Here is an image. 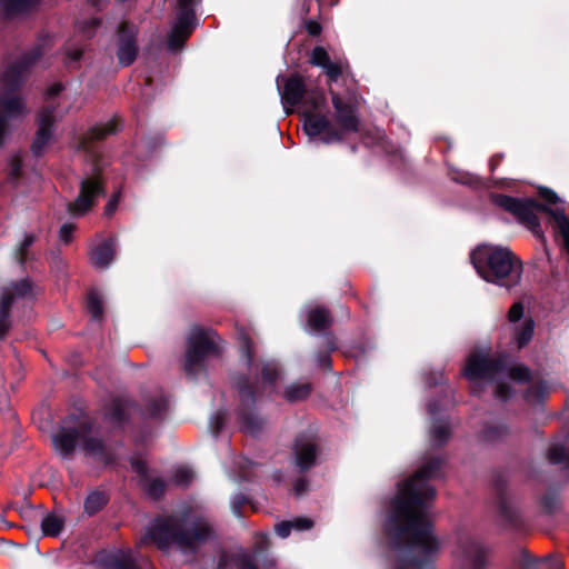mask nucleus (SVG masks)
<instances>
[{"instance_id": "obj_1", "label": "nucleus", "mask_w": 569, "mask_h": 569, "mask_svg": "<svg viewBox=\"0 0 569 569\" xmlns=\"http://www.w3.org/2000/svg\"><path fill=\"white\" fill-rule=\"evenodd\" d=\"M442 460L433 459L399 485L386 530L398 550L393 569H425L441 548L432 535L429 501L436 491L428 481L441 476Z\"/></svg>"}, {"instance_id": "obj_2", "label": "nucleus", "mask_w": 569, "mask_h": 569, "mask_svg": "<svg viewBox=\"0 0 569 569\" xmlns=\"http://www.w3.org/2000/svg\"><path fill=\"white\" fill-rule=\"evenodd\" d=\"M214 537L216 531L209 519L190 509H183L152 520L141 542L150 541L163 551L174 546L182 553L189 555Z\"/></svg>"}, {"instance_id": "obj_3", "label": "nucleus", "mask_w": 569, "mask_h": 569, "mask_svg": "<svg viewBox=\"0 0 569 569\" xmlns=\"http://www.w3.org/2000/svg\"><path fill=\"white\" fill-rule=\"evenodd\" d=\"M465 376L475 383L472 392H477L479 380L496 382L495 396L505 401L511 396L509 382H527L530 371L523 365H511L506 357L490 359L488 353H471L465 367Z\"/></svg>"}, {"instance_id": "obj_4", "label": "nucleus", "mask_w": 569, "mask_h": 569, "mask_svg": "<svg viewBox=\"0 0 569 569\" xmlns=\"http://www.w3.org/2000/svg\"><path fill=\"white\" fill-rule=\"evenodd\" d=\"M470 259L478 274L488 282L511 288L521 281L522 262L508 247L480 244Z\"/></svg>"}, {"instance_id": "obj_5", "label": "nucleus", "mask_w": 569, "mask_h": 569, "mask_svg": "<svg viewBox=\"0 0 569 569\" xmlns=\"http://www.w3.org/2000/svg\"><path fill=\"white\" fill-rule=\"evenodd\" d=\"M40 51L34 49L19 61L10 64L1 77L0 92V148L9 134V122L23 118L28 110L24 102L12 90L24 79L29 67L39 58Z\"/></svg>"}, {"instance_id": "obj_6", "label": "nucleus", "mask_w": 569, "mask_h": 569, "mask_svg": "<svg viewBox=\"0 0 569 569\" xmlns=\"http://www.w3.org/2000/svg\"><path fill=\"white\" fill-rule=\"evenodd\" d=\"M492 201L499 208L515 216L520 223L525 224L538 238H542L543 232L536 212L541 211L550 214L559 228L563 247L569 256V220L563 209H552L546 204H539L531 199H517L505 194H493Z\"/></svg>"}, {"instance_id": "obj_7", "label": "nucleus", "mask_w": 569, "mask_h": 569, "mask_svg": "<svg viewBox=\"0 0 569 569\" xmlns=\"http://www.w3.org/2000/svg\"><path fill=\"white\" fill-rule=\"evenodd\" d=\"M56 451L63 458H69L79 445L86 455L102 459L103 443L91 436L90 425L87 418L63 421L59 429L51 436Z\"/></svg>"}, {"instance_id": "obj_8", "label": "nucleus", "mask_w": 569, "mask_h": 569, "mask_svg": "<svg viewBox=\"0 0 569 569\" xmlns=\"http://www.w3.org/2000/svg\"><path fill=\"white\" fill-rule=\"evenodd\" d=\"M216 352L214 332L193 327L188 337V348L184 356V371L194 377L203 368L207 356Z\"/></svg>"}, {"instance_id": "obj_9", "label": "nucleus", "mask_w": 569, "mask_h": 569, "mask_svg": "<svg viewBox=\"0 0 569 569\" xmlns=\"http://www.w3.org/2000/svg\"><path fill=\"white\" fill-rule=\"evenodd\" d=\"M281 102L286 113L303 102L305 108L311 106L313 110H320L326 102L325 96L319 90L307 91L302 79L299 76H291L286 80L283 89L278 84Z\"/></svg>"}, {"instance_id": "obj_10", "label": "nucleus", "mask_w": 569, "mask_h": 569, "mask_svg": "<svg viewBox=\"0 0 569 569\" xmlns=\"http://www.w3.org/2000/svg\"><path fill=\"white\" fill-rule=\"evenodd\" d=\"M234 386L240 397V405L237 410L239 428L247 435L258 436L264 427V420L256 412L253 391L244 377H237Z\"/></svg>"}, {"instance_id": "obj_11", "label": "nucleus", "mask_w": 569, "mask_h": 569, "mask_svg": "<svg viewBox=\"0 0 569 569\" xmlns=\"http://www.w3.org/2000/svg\"><path fill=\"white\" fill-rule=\"evenodd\" d=\"M36 296V288L26 278L2 288L0 293V340L11 328L10 307L19 300H31Z\"/></svg>"}, {"instance_id": "obj_12", "label": "nucleus", "mask_w": 569, "mask_h": 569, "mask_svg": "<svg viewBox=\"0 0 569 569\" xmlns=\"http://www.w3.org/2000/svg\"><path fill=\"white\" fill-rule=\"evenodd\" d=\"M197 0H178L177 20L168 38V48L179 50L196 27V17L192 9Z\"/></svg>"}, {"instance_id": "obj_13", "label": "nucleus", "mask_w": 569, "mask_h": 569, "mask_svg": "<svg viewBox=\"0 0 569 569\" xmlns=\"http://www.w3.org/2000/svg\"><path fill=\"white\" fill-rule=\"evenodd\" d=\"M269 547V537L261 533L257 537L253 553L239 549L232 553L222 552L220 555L217 569H226L233 565L238 569H257L254 559L264 552Z\"/></svg>"}, {"instance_id": "obj_14", "label": "nucleus", "mask_w": 569, "mask_h": 569, "mask_svg": "<svg viewBox=\"0 0 569 569\" xmlns=\"http://www.w3.org/2000/svg\"><path fill=\"white\" fill-rule=\"evenodd\" d=\"M103 194L100 178L97 174L87 177L80 181V193L73 202L68 204V211L74 216L80 217L84 214Z\"/></svg>"}, {"instance_id": "obj_15", "label": "nucleus", "mask_w": 569, "mask_h": 569, "mask_svg": "<svg viewBox=\"0 0 569 569\" xmlns=\"http://www.w3.org/2000/svg\"><path fill=\"white\" fill-rule=\"evenodd\" d=\"M316 111L309 106L303 112V130L307 136L315 139L322 133L321 141L325 143L340 141L342 139L341 133L331 127L327 117L315 114Z\"/></svg>"}, {"instance_id": "obj_16", "label": "nucleus", "mask_w": 569, "mask_h": 569, "mask_svg": "<svg viewBox=\"0 0 569 569\" xmlns=\"http://www.w3.org/2000/svg\"><path fill=\"white\" fill-rule=\"evenodd\" d=\"M525 308L521 302L512 305L508 312V320L512 325L513 340L518 348L525 347L533 337L535 321L528 317L523 318Z\"/></svg>"}, {"instance_id": "obj_17", "label": "nucleus", "mask_w": 569, "mask_h": 569, "mask_svg": "<svg viewBox=\"0 0 569 569\" xmlns=\"http://www.w3.org/2000/svg\"><path fill=\"white\" fill-rule=\"evenodd\" d=\"M56 119L53 106H47L40 111L37 134L31 146L34 156H41L51 140L52 126Z\"/></svg>"}, {"instance_id": "obj_18", "label": "nucleus", "mask_w": 569, "mask_h": 569, "mask_svg": "<svg viewBox=\"0 0 569 569\" xmlns=\"http://www.w3.org/2000/svg\"><path fill=\"white\" fill-rule=\"evenodd\" d=\"M136 34L137 29L133 24L124 22L120 26L117 56L122 67L131 64L137 57Z\"/></svg>"}, {"instance_id": "obj_19", "label": "nucleus", "mask_w": 569, "mask_h": 569, "mask_svg": "<svg viewBox=\"0 0 569 569\" xmlns=\"http://www.w3.org/2000/svg\"><path fill=\"white\" fill-rule=\"evenodd\" d=\"M331 100L336 111V120L341 130L348 132L358 131L359 119L356 107L349 102H343L342 99L333 91H331Z\"/></svg>"}, {"instance_id": "obj_20", "label": "nucleus", "mask_w": 569, "mask_h": 569, "mask_svg": "<svg viewBox=\"0 0 569 569\" xmlns=\"http://www.w3.org/2000/svg\"><path fill=\"white\" fill-rule=\"evenodd\" d=\"M132 470L139 478V483L152 498H159L164 490V482L160 478H151L148 473L147 462L141 458L131 459Z\"/></svg>"}, {"instance_id": "obj_21", "label": "nucleus", "mask_w": 569, "mask_h": 569, "mask_svg": "<svg viewBox=\"0 0 569 569\" xmlns=\"http://www.w3.org/2000/svg\"><path fill=\"white\" fill-rule=\"evenodd\" d=\"M318 447L308 436H300L295 443V460L297 467L303 471L310 469L317 459Z\"/></svg>"}, {"instance_id": "obj_22", "label": "nucleus", "mask_w": 569, "mask_h": 569, "mask_svg": "<svg viewBox=\"0 0 569 569\" xmlns=\"http://www.w3.org/2000/svg\"><path fill=\"white\" fill-rule=\"evenodd\" d=\"M458 556L469 562L472 569H482L486 565L487 549L477 540L463 539L459 543Z\"/></svg>"}, {"instance_id": "obj_23", "label": "nucleus", "mask_w": 569, "mask_h": 569, "mask_svg": "<svg viewBox=\"0 0 569 569\" xmlns=\"http://www.w3.org/2000/svg\"><path fill=\"white\" fill-rule=\"evenodd\" d=\"M100 560L107 569H139L136 553L130 549L110 551Z\"/></svg>"}, {"instance_id": "obj_24", "label": "nucleus", "mask_w": 569, "mask_h": 569, "mask_svg": "<svg viewBox=\"0 0 569 569\" xmlns=\"http://www.w3.org/2000/svg\"><path fill=\"white\" fill-rule=\"evenodd\" d=\"M116 244L113 240H107L94 247L90 252L91 263L99 269H106L113 261Z\"/></svg>"}, {"instance_id": "obj_25", "label": "nucleus", "mask_w": 569, "mask_h": 569, "mask_svg": "<svg viewBox=\"0 0 569 569\" xmlns=\"http://www.w3.org/2000/svg\"><path fill=\"white\" fill-rule=\"evenodd\" d=\"M307 330L309 332L322 331L331 326L332 319L329 310L322 307L310 308L307 311Z\"/></svg>"}, {"instance_id": "obj_26", "label": "nucleus", "mask_w": 569, "mask_h": 569, "mask_svg": "<svg viewBox=\"0 0 569 569\" xmlns=\"http://www.w3.org/2000/svg\"><path fill=\"white\" fill-rule=\"evenodd\" d=\"M117 131H118V126L114 121H108L106 123L97 124L88 132L86 140H83L80 143L79 148H81L83 150H88L89 149L88 140H90V141L100 140L107 136L116 133Z\"/></svg>"}, {"instance_id": "obj_27", "label": "nucleus", "mask_w": 569, "mask_h": 569, "mask_svg": "<svg viewBox=\"0 0 569 569\" xmlns=\"http://www.w3.org/2000/svg\"><path fill=\"white\" fill-rule=\"evenodd\" d=\"M39 1L40 0H1V4L8 17H14L29 12Z\"/></svg>"}, {"instance_id": "obj_28", "label": "nucleus", "mask_w": 569, "mask_h": 569, "mask_svg": "<svg viewBox=\"0 0 569 569\" xmlns=\"http://www.w3.org/2000/svg\"><path fill=\"white\" fill-rule=\"evenodd\" d=\"M63 528V519L62 517L48 513L41 520V529L44 536L56 537L58 536Z\"/></svg>"}, {"instance_id": "obj_29", "label": "nucleus", "mask_w": 569, "mask_h": 569, "mask_svg": "<svg viewBox=\"0 0 569 569\" xmlns=\"http://www.w3.org/2000/svg\"><path fill=\"white\" fill-rule=\"evenodd\" d=\"M311 391L309 383H291L286 387L283 397L289 402L305 400Z\"/></svg>"}, {"instance_id": "obj_30", "label": "nucleus", "mask_w": 569, "mask_h": 569, "mask_svg": "<svg viewBox=\"0 0 569 569\" xmlns=\"http://www.w3.org/2000/svg\"><path fill=\"white\" fill-rule=\"evenodd\" d=\"M107 503V497L101 491H91L84 500V511L94 515Z\"/></svg>"}, {"instance_id": "obj_31", "label": "nucleus", "mask_w": 569, "mask_h": 569, "mask_svg": "<svg viewBox=\"0 0 569 569\" xmlns=\"http://www.w3.org/2000/svg\"><path fill=\"white\" fill-rule=\"evenodd\" d=\"M36 238L33 234H23V238L17 244V248L13 252L14 259L19 263H23L29 258V248L33 244Z\"/></svg>"}, {"instance_id": "obj_32", "label": "nucleus", "mask_w": 569, "mask_h": 569, "mask_svg": "<svg viewBox=\"0 0 569 569\" xmlns=\"http://www.w3.org/2000/svg\"><path fill=\"white\" fill-rule=\"evenodd\" d=\"M132 405L128 401H114L109 412L111 421L114 423H121L127 416L130 415Z\"/></svg>"}, {"instance_id": "obj_33", "label": "nucleus", "mask_w": 569, "mask_h": 569, "mask_svg": "<svg viewBox=\"0 0 569 569\" xmlns=\"http://www.w3.org/2000/svg\"><path fill=\"white\" fill-rule=\"evenodd\" d=\"M87 308L94 320H100L103 313L102 297L98 290H91L88 296Z\"/></svg>"}, {"instance_id": "obj_34", "label": "nucleus", "mask_w": 569, "mask_h": 569, "mask_svg": "<svg viewBox=\"0 0 569 569\" xmlns=\"http://www.w3.org/2000/svg\"><path fill=\"white\" fill-rule=\"evenodd\" d=\"M450 436V427L446 421H435L431 428V440L437 445H441Z\"/></svg>"}, {"instance_id": "obj_35", "label": "nucleus", "mask_w": 569, "mask_h": 569, "mask_svg": "<svg viewBox=\"0 0 569 569\" xmlns=\"http://www.w3.org/2000/svg\"><path fill=\"white\" fill-rule=\"evenodd\" d=\"M261 376L266 385L272 386L280 378L281 370L277 362L268 361L262 366Z\"/></svg>"}, {"instance_id": "obj_36", "label": "nucleus", "mask_w": 569, "mask_h": 569, "mask_svg": "<svg viewBox=\"0 0 569 569\" xmlns=\"http://www.w3.org/2000/svg\"><path fill=\"white\" fill-rule=\"evenodd\" d=\"M168 402L167 400L160 396L150 400L147 405V415L151 418H159L167 410Z\"/></svg>"}, {"instance_id": "obj_37", "label": "nucleus", "mask_w": 569, "mask_h": 569, "mask_svg": "<svg viewBox=\"0 0 569 569\" xmlns=\"http://www.w3.org/2000/svg\"><path fill=\"white\" fill-rule=\"evenodd\" d=\"M192 479L193 472L187 467L178 468L172 476V481L177 486H188Z\"/></svg>"}, {"instance_id": "obj_38", "label": "nucleus", "mask_w": 569, "mask_h": 569, "mask_svg": "<svg viewBox=\"0 0 569 569\" xmlns=\"http://www.w3.org/2000/svg\"><path fill=\"white\" fill-rule=\"evenodd\" d=\"M240 348H241L246 365L248 366L250 372H252L253 356H252L250 340L246 335H241V337H240Z\"/></svg>"}, {"instance_id": "obj_39", "label": "nucleus", "mask_w": 569, "mask_h": 569, "mask_svg": "<svg viewBox=\"0 0 569 569\" xmlns=\"http://www.w3.org/2000/svg\"><path fill=\"white\" fill-rule=\"evenodd\" d=\"M312 64L323 68L329 61V56L322 47H316L311 52Z\"/></svg>"}, {"instance_id": "obj_40", "label": "nucleus", "mask_w": 569, "mask_h": 569, "mask_svg": "<svg viewBox=\"0 0 569 569\" xmlns=\"http://www.w3.org/2000/svg\"><path fill=\"white\" fill-rule=\"evenodd\" d=\"M289 522H290V526L292 527V530H297V531L308 530V529L312 528V526H313V522L311 519L302 518V517L290 520Z\"/></svg>"}, {"instance_id": "obj_41", "label": "nucleus", "mask_w": 569, "mask_h": 569, "mask_svg": "<svg viewBox=\"0 0 569 569\" xmlns=\"http://www.w3.org/2000/svg\"><path fill=\"white\" fill-rule=\"evenodd\" d=\"M507 433V428L505 426L499 427H490L485 432V438L489 441H493L499 439L500 437Z\"/></svg>"}, {"instance_id": "obj_42", "label": "nucleus", "mask_w": 569, "mask_h": 569, "mask_svg": "<svg viewBox=\"0 0 569 569\" xmlns=\"http://www.w3.org/2000/svg\"><path fill=\"white\" fill-rule=\"evenodd\" d=\"M100 24L98 19H90L89 21L79 22V30L88 38H90L93 32L91 29H96Z\"/></svg>"}, {"instance_id": "obj_43", "label": "nucleus", "mask_w": 569, "mask_h": 569, "mask_svg": "<svg viewBox=\"0 0 569 569\" xmlns=\"http://www.w3.org/2000/svg\"><path fill=\"white\" fill-rule=\"evenodd\" d=\"M73 231L74 226L72 223L62 224L59 231L60 241L63 243H69L72 239Z\"/></svg>"}, {"instance_id": "obj_44", "label": "nucleus", "mask_w": 569, "mask_h": 569, "mask_svg": "<svg viewBox=\"0 0 569 569\" xmlns=\"http://www.w3.org/2000/svg\"><path fill=\"white\" fill-rule=\"evenodd\" d=\"M326 74L330 78V80L336 81L340 73L341 69L338 63L329 61L323 68Z\"/></svg>"}, {"instance_id": "obj_45", "label": "nucleus", "mask_w": 569, "mask_h": 569, "mask_svg": "<svg viewBox=\"0 0 569 569\" xmlns=\"http://www.w3.org/2000/svg\"><path fill=\"white\" fill-rule=\"evenodd\" d=\"M224 425V415L216 413L210 418L209 427L213 433H218Z\"/></svg>"}, {"instance_id": "obj_46", "label": "nucleus", "mask_w": 569, "mask_h": 569, "mask_svg": "<svg viewBox=\"0 0 569 569\" xmlns=\"http://www.w3.org/2000/svg\"><path fill=\"white\" fill-rule=\"evenodd\" d=\"M246 497L243 495H236L231 500V510L234 516L240 517L241 506L244 503Z\"/></svg>"}, {"instance_id": "obj_47", "label": "nucleus", "mask_w": 569, "mask_h": 569, "mask_svg": "<svg viewBox=\"0 0 569 569\" xmlns=\"http://www.w3.org/2000/svg\"><path fill=\"white\" fill-rule=\"evenodd\" d=\"M292 530L289 521H282L276 526V532L281 538H287Z\"/></svg>"}, {"instance_id": "obj_48", "label": "nucleus", "mask_w": 569, "mask_h": 569, "mask_svg": "<svg viewBox=\"0 0 569 569\" xmlns=\"http://www.w3.org/2000/svg\"><path fill=\"white\" fill-rule=\"evenodd\" d=\"M118 203H119V196L118 194L112 196L109 199L108 203L106 204L104 214H107V216L113 214V212L116 211V209L118 207Z\"/></svg>"}, {"instance_id": "obj_49", "label": "nucleus", "mask_w": 569, "mask_h": 569, "mask_svg": "<svg viewBox=\"0 0 569 569\" xmlns=\"http://www.w3.org/2000/svg\"><path fill=\"white\" fill-rule=\"evenodd\" d=\"M540 196L549 203H557L559 197L550 189H541Z\"/></svg>"}, {"instance_id": "obj_50", "label": "nucleus", "mask_w": 569, "mask_h": 569, "mask_svg": "<svg viewBox=\"0 0 569 569\" xmlns=\"http://www.w3.org/2000/svg\"><path fill=\"white\" fill-rule=\"evenodd\" d=\"M10 174L17 177L21 167V159L19 156H13L10 160Z\"/></svg>"}, {"instance_id": "obj_51", "label": "nucleus", "mask_w": 569, "mask_h": 569, "mask_svg": "<svg viewBox=\"0 0 569 569\" xmlns=\"http://www.w3.org/2000/svg\"><path fill=\"white\" fill-rule=\"evenodd\" d=\"M307 482L305 479H297L293 483V490L296 496L300 497L307 491Z\"/></svg>"}, {"instance_id": "obj_52", "label": "nucleus", "mask_w": 569, "mask_h": 569, "mask_svg": "<svg viewBox=\"0 0 569 569\" xmlns=\"http://www.w3.org/2000/svg\"><path fill=\"white\" fill-rule=\"evenodd\" d=\"M306 29L309 34L318 36L321 32V26L317 21L309 20L306 23Z\"/></svg>"}, {"instance_id": "obj_53", "label": "nucleus", "mask_w": 569, "mask_h": 569, "mask_svg": "<svg viewBox=\"0 0 569 569\" xmlns=\"http://www.w3.org/2000/svg\"><path fill=\"white\" fill-rule=\"evenodd\" d=\"M10 403L6 393L0 395V411L6 412L9 411Z\"/></svg>"}, {"instance_id": "obj_54", "label": "nucleus", "mask_w": 569, "mask_h": 569, "mask_svg": "<svg viewBox=\"0 0 569 569\" xmlns=\"http://www.w3.org/2000/svg\"><path fill=\"white\" fill-rule=\"evenodd\" d=\"M60 91H61V86H60V84H54V86H52V87H50V88H49V90H48V94H49L50 97H52V96L58 94Z\"/></svg>"}, {"instance_id": "obj_55", "label": "nucleus", "mask_w": 569, "mask_h": 569, "mask_svg": "<svg viewBox=\"0 0 569 569\" xmlns=\"http://www.w3.org/2000/svg\"><path fill=\"white\" fill-rule=\"evenodd\" d=\"M81 56V51L80 50H74L72 52L69 53V57L72 61H77Z\"/></svg>"}, {"instance_id": "obj_56", "label": "nucleus", "mask_w": 569, "mask_h": 569, "mask_svg": "<svg viewBox=\"0 0 569 569\" xmlns=\"http://www.w3.org/2000/svg\"><path fill=\"white\" fill-rule=\"evenodd\" d=\"M428 410H429V413L433 416L437 411V407L430 402V403H428Z\"/></svg>"}, {"instance_id": "obj_57", "label": "nucleus", "mask_w": 569, "mask_h": 569, "mask_svg": "<svg viewBox=\"0 0 569 569\" xmlns=\"http://www.w3.org/2000/svg\"><path fill=\"white\" fill-rule=\"evenodd\" d=\"M263 566L267 568V569H270L274 566V560L273 559H269V560H266Z\"/></svg>"}]
</instances>
